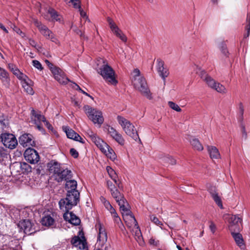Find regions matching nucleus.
<instances>
[{"instance_id": "obj_25", "label": "nucleus", "mask_w": 250, "mask_h": 250, "mask_svg": "<svg viewBox=\"0 0 250 250\" xmlns=\"http://www.w3.org/2000/svg\"><path fill=\"white\" fill-rule=\"evenodd\" d=\"M157 69L160 76L165 80L168 75L167 69L164 67V62L161 60L157 61Z\"/></svg>"}, {"instance_id": "obj_33", "label": "nucleus", "mask_w": 250, "mask_h": 250, "mask_svg": "<svg viewBox=\"0 0 250 250\" xmlns=\"http://www.w3.org/2000/svg\"><path fill=\"white\" fill-rule=\"evenodd\" d=\"M87 134L88 136L91 139V141L98 146L103 140L100 138L95 133H94L90 129L87 131Z\"/></svg>"}, {"instance_id": "obj_27", "label": "nucleus", "mask_w": 250, "mask_h": 250, "mask_svg": "<svg viewBox=\"0 0 250 250\" xmlns=\"http://www.w3.org/2000/svg\"><path fill=\"white\" fill-rule=\"evenodd\" d=\"M207 148L211 159H218L221 158L220 153L216 146H207Z\"/></svg>"}, {"instance_id": "obj_17", "label": "nucleus", "mask_w": 250, "mask_h": 250, "mask_svg": "<svg viewBox=\"0 0 250 250\" xmlns=\"http://www.w3.org/2000/svg\"><path fill=\"white\" fill-rule=\"evenodd\" d=\"M71 243L80 250H87L86 242L84 237L81 238L79 236H74L71 240Z\"/></svg>"}, {"instance_id": "obj_37", "label": "nucleus", "mask_w": 250, "mask_h": 250, "mask_svg": "<svg viewBox=\"0 0 250 250\" xmlns=\"http://www.w3.org/2000/svg\"><path fill=\"white\" fill-rule=\"evenodd\" d=\"M112 197L115 199L117 203H118L120 200H123L125 199L124 196L121 194L116 188L110 191Z\"/></svg>"}, {"instance_id": "obj_51", "label": "nucleus", "mask_w": 250, "mask_h": 250, "mask_svg": "<svg viewBox=\"0 0 250 250\" xmlns=\"http://www.w3.org/2000/svg\"><path fill=\"white\" fill-rule=\"evenodd\" d=\"M21 167L22 169H24L27 172L31 171V167L27 164L25 163H23L21 164Z\"/></svg>"}, {"instance_id": "obj_64", "label": "nucleus", "mask_w": 250, "mask_h": 250, "mask_svg": "<svg viewBox=\"0 0 250 250\" xmlns=\"http://www.w3.org/2000/svg\"><path fill=\"white\" fill-rule=\"evenodd\" d=\"M45 62L47 65L50 70L55 66L52 63H51L49 61L47 60L45 61Z\"/></svg>"}, {"instance_id": "obj_8", "label": "nucleus", "mask_w": 250, "mask_h": 250, "mask_svg": "<svg viewBox=\"0 0 250 250\" xmlns=\"http://www.w3.org/2000/svg\"><path fill=\"white\" fill-rule=\"evenodd\" d=\"M30 122L35 125L40 131L43 130L42 124H44L48 128L51 126V125L46 120L44 116L41 114V112L34 109L31 111Z\"/></svg>"}, {"instance_id": "obj_32", "label": "nucleus", "mask_w": 250, "mask_h": 250, "mask_svg": "<svg viewBox=\"0 0 250 250\" xmlns=\"http://www.w3.org/2000/svg\"><path fill=\"white\" fill-rule=\"evenodd\" d=\"M65 181H66L65 189L67 191V193H69V192H72V191H78L76 189L77 186V182L76 181L72 180L71 179Z\"/></svg>"}, {"instance_id": "obj_38", "label": "nucleus", "mask_w": 250, "mask_h": 250, "mask_svg": "<svg viewBox=\"0 0 250 250\" xmlns=\"http://www.w3.org/2000/svg\"><path fill=\"white\" fill-rule=\"evenodd\" d=\"M9 158L7 150L2 146H0V162L7 161Z\"/></svg>"}, {"instance_id": "obj_39", "label": "nucleus", "mask_w": 250, "mask_h": 250, "mask_svg": "<svg viewBox=\"0 0 250 250\" xmlns=\"http://www.w3.org/2000/svg\"><path fill=\"white\" fill-rule=\"evenodd\" d=\"M212 89L221 93H226L227 92L225 87L218 82L216 83Z\"/></svg>"}, {"instance_id": "obj_30", "label": "nucleus", "mask_w": 250, "mask_h": 250, "mask_svg": "<svg viewBox=\"0 0 250 250\" xmlns=\"http://www.w3.org/2000/svg\"><path fill=\"white\" fill-rule=\"evenodd\" d=\"M24 90L29 94L33 95L34 91L32 87L33 82L28 78L21 82Z\"/></svg>"}, {"instance_id": "obj_14", "label": "nucleus", "mask_w": 250, "mask_h": 250, "mask_svg": "<svg viewBox=\"0 0 250 250\" xmlns=\"http://www.w3.org/2000/svg\"><path fill=\"white\" fill-rule=\"evenodd\" d=\"M106 131L108 134L117 143L121 145H124L125 143V140L123 138L122 134H121L118 131L114 128L111 126H107L105 128Z\"/></svg>"}, {"instance_id": "obj_55", "label": "nucleus", "mask_w": 250, "mask_h": 250, "mask_svg": "<svg viewBox=\"0 0 250 250\" xmlns=\"http://www.w3.org/2000/svg\"><path fill=\"white\" fill-rule=\"evenodd\" d=\"M107 186L108 189L110 190V191H111L116 188L115 186L112 184L111 181H108L107 182Z\"/></svg>"}, {"instance_id": "obj_49", "label": "nucleus", "mask_w": 250, "mask_h": 250, "mask_svg": "<svg viewBox=\"0 0 250 250\" xmlns=\"http://www.w3.org/2000/svg\"><path fill=\"white\" fill-rule=\"evenodd\" d=\"M245 29L246 30H250V12L247 14Z\"/></svg>"}, {"instance_id": "obj_21", "label": "nucleus", "mask_w": 250, "mask_h": 250, "mask_svg": "<svg viewBox=\"0 0 250 250\" xmlns=\"http://www.w3.org/2000/svg\"><path fill=\"white\" fill-rule=\"evenodd\" d=\"M50 70L53 74L55 80H57L60 83L65 84L67 83L69 81L67 78H62V80L59 78V76H60V74H62V72L61 71V70L55 66L53 67L51 69H50Z\"/></svg>"}, {"instance_id": "obj_57", "label": "nucleus", "mask_w": 250, "mask_h": 250, "mask_svg": "<svg viewBox=\"0 0 250 250\" xmlns=\"http://www.w3.org/2000/svg\"><path fill=\"white\" fill-rule=\"evenodd\" d=\"M29 44L31 46L35 47L37 49H38L39 47V46L37 45V43L34 40H33L29 39Z\"/></svg>"}, {"instance_id": "obj_31", "label": "nucleus", "mask_w": 250, "mask_h": 250, "mask_svg": "<svg viewBox=\"0 0 250 250\" xmlns=\"http://www.w3.org/2000/svg\"><path fill=\"white\" fill-rule=\"evenodd\" d=\"M131 229H132V233L134 236L135 239L140 245H143L144 242L143 241L142 233L138 225Z\"/></svg>"}, {"instance_id": "obj_47", "label": "nucleus", "mask_w": 250, "mask_h": 250, "mask_svg": "<svg viewBox=\"0 0 250 250\" xmlns=\"http://www.w3.org/2000/svg\"><path fill=\"white\" fill-rule=\"evenodd\" d=\"M164 161L171 165H174L176 163L175 160L171 156H167L164 158Z\"/></svg>"}, {"instance_id": "obj_6", "label": "nucleus", "mask_w": 250, "mask_h": 250, "mask_svg": "<svg viewBox=\"0 0 250 250\" xmlns=\"http://www.w3.org/2000/svg\"><path fill=\"white\" fill-rule=\"evenodd\" d=\"M224 220L227 223L230 232H239L241 229L242 219L236 215L226 214Z\"/></svg>"}, {"instance_id": "obj_48", "label": "nucleus", "mask_w": 250, "mask_h": 250, "mask_svg": "<svg viewBox=\"0 0 250 250\" xmlns=\"http://www.w3.org/2000/svg\"><path fill=\"white\" fill-rule=\"evenodd\" d=\"M32 64H33V65L35 68H37L38 69L40 70L42 69V65L41 63L38 61H37V60L33 61Z\"/></svg>"}, {"instance_id": "obj_10", "label": "nucleus", "mask_w": 250, "mask_h": 250, "mask_svg": "<svg viewBox=\"0 0 250 250\" xmlns=\"http://www.w3.org/2000/svg\"><path fill=\"white\" fill-rule=\"evenodd\" d=\"M0 139L3 145L10 149H14L18 145V141L15 136L10 133H2Z\"/></svg>"}, {"instance_id": "obj_54", "label": "nucleus", "mask_w": 250, "mask_h": 250, "mask_svg": "<svg viewBox=\"0 0 250 250\" xmlns=\"http://www.w3.org/2000/svg\"><path fill=\"white\" fill-rule=\"evenodd\" d=\"M239 107V113L241 117H243L244 114V109L242 103H240L238 105Z\"/></svg>"}, {"instance_id": "obj_16", "label": "nucleus", "mask_w": 250, "mask_h": 250, "mask_svg": "<svg viewBox=\"0 0 250 250\" xmlns=\"http://www.w3.org/2000/svg\"><path fill=\"white\" fill-rule=\"evenodd\" d=\"M20 144L24 147L33 146L35 145V142L33 140V137L30 134H23L19 138Z\"/></svg>"}, {"instance_id": "obj_19", "label": "nucleus", "mask_w": 250, "mask_h": 250, "mask_svg": "<svg viewBox=\"0 0 250 250\" xmlns=\"http://www.w3.org/2000/svg\"><path fill=\"white\" fill-rule=\"evenodd\" d=\"M63 130L65 132L67 137L82 143H84L83 139L76 132L67 126H63Z\"/></svg>"}, {"instance_id": "obj_59", "label": "nucleus", "mask_w": 250, "mask_h": 250, "mask_svg": "<svg viewBox=\"0 0 250 250\" xmlns=\"http://www.w3.org/2000/svg\"><path fill=\"white\" fill-rule=\"evenodd\" d=\"M209 228H210L211 231L212 233H214V232L215 231V230H216V226L214 223H211V224L209 225Z\"/></svg>"}, {"instance_id": "obj_20", "label": "nucleus", "mask_w": 250, "mask_h": 250, "mask_svg": "<svg viewBox=\"0 0 250 250\" xmlns=\"http://www.w3.org/2000/svg\"><path fill=\"white\" fill-rule=\"evenodd\" d=\"M64 211L65 212L63 214L64 220L75 226L80 224V219L75 214L73 213L72 212H69V210Z\"/></svg>"}, {"instance_id": "obj_1", "label": "nucleus", "mask_w": 250, "mask_h": 250, "mask_svg": "<svg viewBox=\"0 0 250 250\" xmlns=\"http://www.w3.org/2000/svg\"><path fill=\"white\" fill-rule=\"evenodd\" d=\"M49 172L52 178L58 182L69 180L72 178V171L62 167L61 165L55 161H50L47 165Z\"/></svg>"}, {"instance_id": "obj_2", "label": "nucleus", "mask_w": 250, "mask_h": 250, "mask_svg": "<svg viewBox=\"0 0 250 250\" xmlns=\"http://www.w3.org/2000/svg\"><path fill=\"white\" fill-rule=\"evenodd\" d=\"M131 82L135 88L147 99L151 100L152 98V94L147 86L144 77L141 75L138 69H134L131 74Z\"/></svg>"}, {"instance_id": "obj_58", "label": "nucleus", "mask_w": 250, "mask_h": 250, "mask_svg": "<svg viewBox=\"0 0 250 250\" xmlns=\"http://www.w3.org/2000/svg\"><path fill=\"white\" fill-rule=\"evenodd\" d=\"M9 68L13 73L18 69V68L13 64H9Z\"/></svg>"}, {"instance_id": "obj_26", "label": "nucleus", "mask_w": 250, "mask_h": 250, "mask_svg": "<svg viewBox=\"0 0 250 250\" xmlns=\"http://www.w3.org/2000/svg\"><path fill=\"white\" fill-rule=\"evenodd\" d=\"M0 80L6 87L10 85V79L8 73L4 69L0 67Z\"/></svg>"}, {"instance_id": "obj_22", "label": "nucleus", "mask_w": 250, "mask_h": 250, "mask_svg": "<svg viewBox=\"0 0 250 250\" xmlns=\"http://www.w3.org/2000/svg\"><path fill=\"white\" fill-rule=\"evenodd\" d=\"M123 217L127 226L130 229L137 226L138 225L137 221L132 212L125 214V215L123 216Z\"/></svg>"}, {"instance_id": "obj_62", "label": "nucleus", "mask_w": 250, "mask_h": 250, "mask_svg": "<svg viewBox=\"0 0 250 250\" xmlns=\"http://www.w3.org/2000/svg\"><path fill=\"white\" fill-rule=\"evenodd\" d=\"M14 31L18 34L21 35L22 37H23L24 33L22 32V31L18 27H15L14 29Z\"/></svg>"}, {"instance_id": "obj_43", "label": "nucleus", "mask_w": 250, "mask_h": 250, "mask_svg": "<svg viewBox=\"0 0 250 250\" xmlns=\"http://www.w3.org/2000/svg\"><path fill=\"white\" fill-rule=\"evenodd\" d=\"M212 198L216 204L221 208H223V204L220 197L218 196L217 193H213Z\"/></svg>"}, {"instance_id": "obj_40", "label": "nucleus", "mask_w": 250, "mask_h": 250, "mask_svg": "<svg viewBox=\"0 0 250 250\" xmlns=\"http://www.w3.org/2000/svg\"><path fill=\"white\" fill-rule=\"evenodd\" d=\"M13 74L15 75L20 80H21V82L28 78L26 75L22 73L18 68L15 70V71L13 73Z\"/></svg>"}, {"instance_id": "obj_7", "label": "nucleus", "mask_w": 250, "mask_h": 250, "mask_svg": "<svg viewBox=\"0 0 250 250\" xmlns=\"http://www.w3.org/2000/svg\"><path fill=\"white\" fill-rule=\"evenodd\" d=\"M84 111L88 116L95 124L102 125L104 121L102 112L96 109L93 108L90 106L86 105L83 107Z\"/></svg>"}, {"instance_id": "obj_60", "label": "nucleus", "mask_w": 250, "mask_h": 250, "mask_svg": "<svg viewBox=\"0 0 250 250\" xmlns=\"http://www.w3.org/2000/svg\"><path fill=\"white\" fill-rule=\"evenodd\" d=\"M200 76V77L204 81L205 78H206V76H208L205 71H201L199 74Z\"/></svg>"}, {"instance_id": "obj_24", "label": "nucleus", "mask_w": 250, "mask_h": 250, "mask_svg": "<svg viewBox=\"0 0 250 250\" xmlns=\"http://www.w3.org/2000/svg\"><path fill=\"white\" fill-rule=\"evenodd\" d=\"M104 207L110 213L115 223L119 224L121 223V219L118 216L116 210L110 203H106Z\"/></svg>"}, {"instance_id": "obj_5", "label": "nucleus", "mask_w": 250, "mask_h": 250, "mask_svg": "<svg viewBox=\"0 0 250 250\" xmlns=\"http://www.w3.org/2000/svg\"><path fill=\"white\" fill-rule=\"evenodd\" d=\"M117 120L123 130L127 135L132 138L135 141H137L138 139L140 141L135 126L128 120L121 116H118Z\"/></svg>"}, {"instance_id": "obj_18", "label": "nucleus", "mask_w": 250, "mask_h": 250, "mask_svg": "<svg viewBox=\"0 0 250 250\" xmlns=\"http://www.w3.org/2000/svg\"><path fill=\"white\" fill-rule=\"evenodd\" d=\"M96 227L97 229H98V241H99L102 245H103L106 242L107 239L105 229L100 223H97L96 225Z\"/></svg>"}, {"instance_id": "obj_34", "label": "nucleus", "mask_w": 250, "mask_h": 250, "mask_svg": "<svg viewBox=\"0 0 250 250\" xmlns=\"http://www.w3.org/2000/svg\"><path fill=\"white\" fill-rule=\"evenodd\" d=\"M190 145L192 146L194 149L198 151H202L204 149V147L198 139L196 138H192L190 141Z\"/></svg>"}, {"instance_id": "obj_42", "label": "nucleus", "mask_w": 250, "mask_h": 250, "mask_svg": "<svg viewBox=\"0 0 250 250\" xmlns=\"http://www.w3.org/2000/svg\"><path fill=\"white\" fill-rule=\"evenodd\" d=\"M212 198L216 204L221 208H223V204L220 197L218 196L217 193H213Z\"/></svg>"}, {"instance_id": "obj_29", "label": "nucleus", "mask_w": 250, "mask_h": 250, "mask_svg": "<svg viewBox=\"0 0 250 250\" xmlns=\"http://www.w3.org/2000/svg\"><path fill=\"white\" fill-rule=\"evenodd\" d=\"M48 15H49L51 17L52 20H55L56 21H61L62 19V16L58 15L56 11L53 9L49 8L47 11V15L44 14L43 16L44 19L47 20H50L48 17Z\"/></svg>"}, {"instance_id": "obj_4", "label": "nucleus", "mask_w": 250, "mask_h": 250, "mask_svg": "<svg viewBox=\"0 0 250 250\" xmlns=\"http://www.w3.org/2000/svg\"><path fill=\"white\" fill-rule=\"evenodd\" d=\"M80 201V193L74 191L67 193L66 196L62 199L59 203L60 208L62 211H68L73 207L76 206Z\"/></svg>"}, {"instance_id": "obj_36", "label": "nucleus", "mask_w": 250, "mask_h": 250, "mask_svg": "<svg viewBox=\"0 0 250 250\" xmlns=\"http://www.w3.org/2000/svg\"><path fill=\"white\" fill-rule=\"evenodd\" d=\"M106 169L108 173V175L111 177V178L114 181V182L117 185L118 188H121L122 187L120 185V183H118L116 180L117 174L115 171L113 169L110 167L107 166L106 167Z\"/></svg>"}, {"instance_id": "obj_61", "label": "nucleus", "mask_w": 250, "mask_h": 250, "mask_svg": "<svg viewBox=\"0 0 250 250\" xmlns=\"http://www.w3.org/2000/svg\"><path fill=\"white\" fill-rule=\"evenodd\" d=\"M81 16L83 18H85L86 19H88V17L86 16V13L82 10L81 8L79 9Z\"/></svg>"}, {"instance_id": "obj_50", "label": "nucleus", "mask_w": 250, "mask_h": 250, "mask_svg": "<svg viewBox=\"0 0 250 250\" xmlns=\"http://www.w3.org/2000/svg\"><path fill=\"white\" fill-rule=\"evenodd\" d=\"M69 4H72L74 8H79V9L81 8L79 2L77 0H69Z\"/></svg>"}, {"instance_id": "obj_35", "label": "nucleus", "mask_w": 250, "mask_h": 250, "mask_svg": "<svg viewBox=\"0 0 250 250\" xmlns=\"http://www.w3.org/2000/svg\"><path fill=\"white\" fill-rule=\"evenodd\" d=\"M42 224L43 226H50L54 224V219L50 215H45L41 220Z\"/></svg>"}, {"instance_id": "obj_12", "label": "nucleus", "mask_w": 250, "mask_h": 250, "mask_svg": "<svg viewBox=\"0 0 250 250\" xmlns=\"http://www.w3.org/2000/svg\"><path fill=\"white\" fill-rule=\"evenodd\" d=\"M97 147L112 161H114L116 159V155L114 150L104 141Z\"/></svg>"}, {"instance_id": "obj_23", "label": "nucleus", "mask_w": 250, "mask_h": 250, "mask_svg": "<svg viewBox=\"0 0 250 250\" xmlns=\"http://www.w3.org/2000/svg\"><path fill=\"white\" fill-rule=\"evenodd\" d=\"M231 235L235 240L236 245L241 249L244 250L246 248V245L244 242L242 235L238 232L231 233Z\"/></svg>"}, {"instance_id": "obj_52", "label": "nucleus", "mask_w": 250, "mask_h": 250, "mask_svg": "<svg viewBox=\"0 0 250 250\" xmlns=\"http://www.w3.org/2000/svg\"><path fill=\"white\" fill-rule=\"evenodd\" d=\"M241 132H242V138L244 139H246L247 137V134L246 130L245 127L244 125H242L241 126Z\"/></svg>"}, {"instance_id": "obj_44", "label": "nucleus", "mask_w": 250, "mask_h": 250, "mask_svg": "<svg viewBox=\"0 0 250 250\" xmlns=\"http://www.w3.org/2000/svg\"><path fill=\"white\" fill-rule=\"evenodd\" d=\"M168 106L173 110L177 111V112H181L182 111L181 108L179 107V106L176 104V103L169 101L168 102Z\"/></svg>"}, {"instance_id": "obj_13", "label": "nucleus", "mask_w": 250, "mask_h": 250, "mask_svg": "<svg viewBox=\"0 0 250 250\" xmlns=\"http://www.w3.org/2000/svg\"><path fill=\"white\" fill-rule=\"evenodd\" d=\"M24 156L26 161L31 164H36L39 161L38 153L33 148H28L24 152Z\"/></svg>"}, {"instance_id": "obj_46", "label": "nucleus", "mask_w": 250, "mask_h": 250, "mask_svg": "<svg viewBox=\"0 0 250 250\" xmlns=\"http://www.w3.org/2000/svg\"><path fill=\"white\" fill-rule=\"evenodd\" d=\"M220 50L222 54L225 57H228L229 55V52L227 46L225 44H222L220 46Z\"/></svg>"}, {"instance_id": "obj_41", "label": "nucleus", "mask_w": 250, "mask_h": 250, "mask_svg": "<svg viewBox=\"0 0 250 250\" xmlns=\"http://www.w3.org/2000/svg\"><path fill=\"white\" fill-rule=\"evenodd\" d=\"M204 81L206 82L208 85L212 89L217 82L209 76H206Z\"/></svg>"}, {"instance_id": "obj_3", "label": "nucleus", "mask_w": 250, "mask_h": 250, "mask_svg": "<svg viewBox=\"0 0 250 250\" xmlns=\"http://www.w3.org/2000/svg\"><path fill=\"white\" fill-rule=\"evenodd\" d=\"M99 61L102 62L103 64L99 68L98 73L106 82L112 85H116L118 81L116 78L115 71L107 64L105 60L100 59Z\"/></svg>"}, {"instance_id": "obj_63", "label": "nucleus", "mask_w": 250, "mask_h": 250, "mask_svg": "<svg viewBox=\"0 0 250 250\" xmlns=\"http://www.w3.org/2000/svg\"><path fill=\"white\" fill-rule=\"evenodd\" d=\"M8 124L7 120L4 119L1 120L0 119V125L1 126H6Z\"/></svg>"}, {"instance_id": "obj_56", "label": "nucleus", "mask_w": 250, "mask_h": 250, "mask_svg": "<svg viewBox=\"0 0 250 250\" xmlns=\"http://www.w3.org/2000/svg\"><path fill=\"white\" fill-rule=\"evenodd\" d=\"M74 84L75 85V86H73L74 88H75L76 89H77L78 90H79L80 91H81V92H82L83 94H85V95H86L88 97H90V95L88 93H87L86 92H85V91L83 90L78 85H77L75 83H74Z\"/></svg>"}, {"instance_id": "obj_9", "label": "nucleus", "mask_w": 250, "mask_h": 250, "mask_svg": "<svg viewBox=\"0 0 250 250\" xmlns=\"http://www.w3.org/2000/svg\"><path fill=\"white\" fill-rule=\"evenodd\" d=\"M34 23L35 26L38 28L40 33L46 39L49 40L56 44H59V41L56 37L54 34L46 25L36 20H34Z\"/></svg>"}, {"instance_id": "obj_53", "label": "nucleus", "mask_w": 250, "mask_h": 250, "mask_svg": "<svg viewBox=\"0 0 250 250\" xmlns=\"http://www.w3.org/2000/svg\"><path fill=\"white\" fill-rule=\"evenodd\" d=\"M70 153L71 155L72 156H73L74 158H76L79 156V153L78 151L75 149L74 148H71L70 150Z\"/></svg>"}, {"instance_id": "obj_45", "label": "nucleus", "mask_w": 250, "mask_h": 250, "mask_svg": "<svg viewBox=\"0 0 250 250\" xmlns=\"http://www.w3.org/2000/svg\"><path fill=\"white\" fill-rule=\"evenodd\" d=\"M150 219L154 224L162 228V226H163V223L161 221H160L159 220V219L157 217H156L154 215H151L150 217Z\"/></svg>"}, {"instance_id": "obj_11", "label": "nucleus", "mask_w": 250, "mask_h": 250, "mask_svg": "<svg viewBox=\"0 0 250 250\" xmlns=\"http://www.w3.org/2000/svg\"><path fill=\"white\" fill-rule=\"evenodd\" d=\"M107 21L112 32L123 42H126L127 37L120 29L113 20L110 17H107Z\"/></svg>"}, {"instance_id": "obj_15", "label": "nucleus", "mask_w": 250, "mask_h": 250, "mask_svg": "<svg viewBox=\"0 0 250 250\" xmlns=\"http://www.w3.org/2000/svg\"><path fill=\"white\" fill-rule=\"evenodd\" d=\"M20 225L26 234H31L36 231L35 224L28 219L22 221Z\"/></svg>"}, {"instance_id": "obj_28", "label": "nucleus", "mask_w": 250, "mask_h": 250, "mask_svg": "<svg viewBox=\"0 0 250 250\" xmlns=\"http://www.w3.org/2000/svg\"><path fill=\"white\" fill-rule=\"evenodd\" d=\"M120 207V211L122 214V216L125 215V214L130 213L131 211L129 209V206L125 198L123 200L117 203Z\"/></svg>"}]
</instances>
